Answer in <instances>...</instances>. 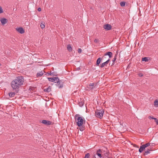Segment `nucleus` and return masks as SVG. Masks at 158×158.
<instances>
[{"label":"nucleus","mask_w":158,"mask_h":158,"mask_svg":"<svg viewBox=\"0 0 158 158\" xmlns=\"http://www.w3.org/2000/svg\"><path fill=\"white\" fill-rule=\"evenodd\" d=\"M24 81V78L22 76L17 77L13 80L10 83V85L13 90L16 93L19 92L20 87L23 85Z\"/></svg>","instance_id":"nucleus-1"},{"label":"nucleus","mask_w":158,"mask_h":158,"mask_svg":"<svg viewBox=\"0 0 158 158\" xmlns=\"http://www.w3.org/2000/svg\"><path fill=\"white\" fill-rule=\"evenodd\" d=\"M74 118L77 125L78 127H81L85 123V118L83 117L80 116L79 114H76Z\"/></svg>","instance_id":"nucleus-2"},{"label":"nucleus","mask_w":158,"mask_h":158,"mask_svg":"<svg viewBox=\"0 0 158 158\" xmlns=\"http://www.w3.org/2000/svg\"><path fill=\"white\" fill-rule=\"evenodd\" d=\"M103 152L100 149H98L95 154L93 156V158H102L103 157Z\"/></svg>","instance_id":"nucleus-3"},{"label":"nucleus","mask_w":158,"mask_h":158,"mask_svg":"<svg viewBox=\"0 0 158 158\" xmlns=\"http://www.w3.org/2000/svg\"><path fill=\"white\" fill-rule=\"evenodd\" d=\"M104 111L100 110H97L95 112L96 116L100 118H101L103 116Z\"/></svg>","instance_id":"nucleus-4"},{"label":"nucleus","mask_w":158,"mask_h":158,"mask_svg":"<svg viewBox=\"0 0 158 158\" xmlns=\"http://www.w3.org/2000/svg\"><path fill=\"white\" fill-rule=\"evenodd\" d=\"M56 84H55L58 87L59 89L62 88L63 87V82H62L61 80H60L59 79V81H56L55 82Z\"/></svg>","instance_id":"nucleus-5"},{"label":"nucleus","mask_w":158,"mask_h":158,"mask_svg":"<svg viewBox=\"0 0 158 158\" xmlns=\"http://www.w3.org/2000/svg\"><path fill=\"white\" fill-rule=\"evenodd\" d=\"M47 78L49 81L55 83L56 81H59V78L57 77H48Z\"/></svg>","instance_id":"nucleus-6"},{"label":"nucleus","mask_w":158,"mask_h":158,"mask_svg":"<svg viewBox=\"0 0 158 158\" xmlns=\"http://www.w3.org/2000/svg\"><path fill=\"white\" fill-rule=\"evenodd\" d=\"M103 27L106 30L109 31L111 29L112 26L110 24H107L104 25Z\"/></svg>","instance_id":"nucleus-7"},{"label":"nucleus","mask_w":158,"mask_h":158,"mask_svg":"<svg viewBox=\"0 0 158 158\" xmlns=\"http://www.w3.org/2000/svg\"><path fill=\"white\" fill-rule=\"evenodd\" d=\"M40 122L47 126L50 125L52 123V122L51 121L46 120H43L41 122Z\"/></svg>","instance_id":"nucleus-8"},{"label":"nucleus","mask_w":158,"mask_h":158,"mask_svg":"<svg viewBox=\"0 0 158 158\" xmlns=\"http://www.w3.org/2000/svg\"><path fill=\"white\" fill-rule=\"evenodd\" d=\"M105 57V56H102V58L101 57H99L98 58L96 61V65L97 66H98L99 64H100L101 61L103 59H104V58Z\"/></svg>","instance_id":"nucleus-9"},{"label":"nucleus","mask_w":158,"mask_h":158,"mask_svg":"<svg viewBox=\"0 0 158 158\" xmlns=\"http://www.w3.org/2000/svg\"><path fill=\"white\" fill-rule=\"evenodd\" d=\"M16 31L21 34H23L24 33L25 31L22 27H18L16 28Z\"/></svg>","instance_id":"nucleus-10"},{"label":"nucleus","mask_w":158,"mask_h":158,"mask_svg":"<svg viewBox=\"0 0 158 158\" xmlns=\"http://www.w3.org/2000/svg\"><path fill=\"white\" fill-rule=\"evenodd\" d=\"M0 21L2 24L4 25L7 23V20L5 18H2L0 19Z\"/></svg>","instance_id":"nucleus-11"},{"label":"nucleus","mask_w":158,"mask_h":158,"mask_svg":"<svg viewBox=\"0 0 158 158\" xmlns=\"http://www.w3.org/2000/svg\"><path fill=\"white\" fill-rule=\"evenodd\" d=\"M112 53L111 52H108L105 53L104 55L105 56H108L109 58H111L112 57Z\"/></svg>","instance_id":"nucleus-12"},{"label":"nucleus","mask_w":158,"mask_h":158,"mask_svg":"<svg viewBox=\"0 0 158 158\" xmlns=\"http://www.w3.org/2000/svg\"><path fill=\"white\" fill-rule=\"evenodd\" d=\"M51 87L50 86H49L48 88L44 89V92L49 93L51 92Z\"/></svg>","instance_id":"nucleus-13"},{"label":"nucleus","mask_w":158,"mask_h":158,"mask_svg":"<svg viewBox=\"0 0 158 158\" xmlns=\"http://www.w3.org/2000/svg\"><path fill=\"white\" fill-rule=\"evenodd\" d=\"M150 149H148L147 150L145 151V152L144 153V155L146 156L150 153V152L152 151Z\"/></svg>","instance_id":"nucleus-14"},{"label":"nucleus","mask_w":158,"mask_h":158,"mask_svg":"<svg viewBox=\"0 0 158 158\" xmlns=\"http://www.w3.org/2000/svg\"><path fill=\"white\" fill-rule=\"evenodd\" d=\"M44 71H42L40 72L37 73L36 74V77H41L44 74Z\"/></svg>","instance_id":"nucleus-15"},{"label":"nucleus","mask_w":158,"mask_h":158,"mask_svg":"<svg viewBox=\"0 0 158 158\" xmlns=\"http://www.w3.org/2000/svg\"><path fill=\"white\" fill-rule=\"evenodd\" d=\"M15 92H10L8 93V95L9 96L10 98L13 97L15 95Z\"/></svg>","instance_id":"nucleus-16"},{"label":"nucleus","mask_w":158,"mask_h":158,"mask_svg":"<svg viewBox=\"0 0 158 158\" xmlns=\"http://www.w3.org/2000/svg\"><path fill=\"white\" fill-rule=\"evenodd\" d=\"M145 148L143 145L140 146V148L139 150V152L141 153L143 150L145 149Z\"/></svg>","instance_id":"nucleus-17"},{"label":"nucleus","mask_w":158,"mask_h":158,"mask_svg":"<svg viewBox=\"0 0 158 158\" xmlns=\"http://www.w3.org/2000/svg\"><path fill=\"white\" fill-rule=\"evenodd\" d=\"M67 49L70 52H71L72 50V48L70 44H68L67 46Z\"/></svg>","instance_id":"nucleus-18"},{"label":"nucleus","mask_w":158,"mask_h":158,"mask_svg":"<svg viewBox=\"0 0 158 158\" xmlns=\"http://www.w3.org/2000/svg\"><path fill=\"white\" fill-rule=\"evenodd\" d=\"M117 55V54H115V56H114V58L112 60V62H113V63H112V64L111 65H113L114 64V61H115V60L116 59Z\"/></svg>","instance_id":"nucleus-19"},{"label":"nucleus","mask_w":158,"mask_h":158,"mask_svg":"<svg viewBox=\"0 0 158 158\" xmlns=\"http://www.w3.org/2000/svg\"><path fill=\"white\" fill-rule=\"evenodd\" d=\"M84 104V102L83 101H81V100L79 102L78 105L82 107L83 106Z\"/></svg>","instance_id":"nucleus-20"},{"label":"nucleus","mask_w":158,"mask_h":158,"mask_svg":"<svg viewBox=\"0 0 158 158\" xmlns=\"http://www.w3.org/2000/svg\"><path fill=\"white\" fill-rule=\"evenodd\" d=\"M154 106L156 107L158 106V100L156 99L154 102Z\"/></svg>","instance_id":"nucleus-21"},{"label":"nucleus","mask_w":158,"mask_h":158,"mask_svg":"<svg viewBox=\"0 0 158 158\" xmlns=\"http://www.w3.org/2000/svg\"><path fill=\"white\" fill-rule=\"evenodd\" d=\"M80 127L79 128V130L81 131H83L84 130L85 126H83V125Z\"/></svg>","instance_id":"nucleus-22"},{"label":"nucleus","mask_w":158,"mask_h":158,"mask_svg":"<svg viewBox=\"0 0 158 158\" xmlns=\"http://www.w3.org/2000/svg\"><path fill=\"white\" fill-rule=\"evenodd\" d=\"M120 4L121 6H124L125 5V2H121Z\"/></svg>","instance_id":"nucleus-23"},{"label":"nucleus","mask_w":158,"mask_h":158,"mask_svg":"<svg viewBox=\"0 0 158 158\" xmlns=\"http://www.w3.org/2000/svg\"><path fill=\"white\" fill-rule=\"evenodd\" d=\"M107 64V63H106V62H105L101 64L100 67L102 68L104 67L105 66V65Z\"/></svg>","instance_id":"nucleus-24"},{"label":"nucleus","mask_w":158,"mask_h":158,"mask_svg":"<svg viewBox=\"0 0 158 158\" xmlns=\"http://www.w3.org/2000/svg\"><path fill=\"white\" fill-rule=\"evenodd\" d=\"M142 60L143 61H144L145 62H147L148 61V57H144V58H143L142 59Z\"/></svg>","instance_id":"nucleus-25"},{"label":"nucleus","mask_w":158,"mask_h":158,"mask_svg":"<svg viewBox=\"0 0 158 158\" xmlns=\"http://www.w3.org/2000/svg\"><path fill=\"white\" fill-rule=\"evenodd\" d=\"M150 144V143H145L143 145L145 148L148 146Z\"/></svg>","instance_id":"nucleus-26"},{"label":"nucleus","mask_w":158,"mask_h":158,"mask_svg":"<svg viewBox=\"0 0 158 158\" xmlns=\"http://www.w3.org/2000/svg\"><path fill=\"white\" fill-rule=\"evenodd\" d=\"M89 153H87L85 155L84 158H89Z\"/></svg>","instance_id":"nucleus-27"},{"label":"nucleus","mask_w":158,"mask_h":158,"mask_svg":"<svg viewBox=\"0 0 158 158\" xmlns=\"http://www.w3.org/2000/svg\"><path fill=\"white\" fill-rule=\"evenodd\" d=\"M40 27L42 29L44 28L45 27V26L44 24H42V23H41L40 24Z\"/></svg>","instance_id":"nucleus-28"},{"label":"nucleus","mask_w":158,"mask_h":158,"mask_svg":"<svg viewBox=\"0 0 158 158\" xmlns=\"http://www.w3.org/2000/svg\"><path fill=\"white\" fill-rule=\"evenodd\" d=\"M77 51L78 53H80L82 52V50L81 48H79L78 49Z\"/></svg>","instance_id":"nucleus-29"},{"label":"nucleus","mask_w":158,"mask_h":158,"mask_svg":"<svg viewBox=\"0 0 158 158\" xmlns=\"http://www.w3.org/2000/svg\"><path fill=\"white\" fill-rule=\"evenodd\" d=\"M94 41L95 43H98L99 42V40L97 39H95L94 40Z\"/></svg>","instance_id":"nucleus-30"},{"label":"nucleus","mask_w":158,"mask_h":158,"mask_svg":"<svg viewBox=\"0 0 158 158\" xmlns=\"http://www.w3.org/2000/svg\"><path fill=\"white\" fill-rule=\"evenodd\" d=\"M94 85V83H90L89 84V86L90 87H93Z\"/></svg>","instance_id":"nucleus-31"},{"label":"nucleus","mask_w":158,"mask_h":158,"mask_svg":"<svg viewBox=\"0 0 158 158\" xmlns=\"http://www.w3.org/2000/svg\"><path fill=\"white\" fill-rule=\"evenodd\" d=\"M3 12V10L2 8V7L0 6V14L2 13Z\"/></svg>","instance_id":"nucleus-32"},{"label":"nucleus","mask_w":158,"mask_h":158,"mask_svg":"<svg viewBox=\"0 0 158 158\" xmlns=\"http://www.w3.org/2000/svg\"><path fill=\"white\" fill-rule=\"evenodd\" d=\"M110 60V59H108L106 61V63H107V64H108Z\"/></svg>","instance_id":"nucleus-33"},{"label":"nucleus","mask_w":158,"mask_h":158,"mask_svg":"<svg viewBox=\"0 0 158 158\" xmlns=\"http://www.w3.org/2000/svg\"><path fill=\"white\" fill-rule=\"evenodd\" d=\"M155 122L157 125H158V119H156L155 121Z\"/></svg>","instance_id":"nucleus-34"},{"label":"nucleus","mask_w":158,"mask_h":158,"mask_svg":"<svg viewBox=\"0 0 158 158\" xmlns=\"http://www.w3.org/2000/svg\"><path fill=\"white\" fill-rule=\"evenodd\" d=\"M139 76L140 77H142L143 76V74L141 73H140L139 74Z\"/></svg>","instance_id":"nucleus-35"},{"label":"nucleus","mask_w":158,"mask_h":158,"mask_svg":"<svg viewBox=\"0 0 158 158\" xmlns=\"http://www.w3.org/2000/svg\"><path fill=\"white\" fill-rule=\"evenodd\" d=\"M106 154H105V156H107L109 155V153L108 152H106Z\"/></svg>","instance_id":"nucleus-36"},{"label":"nucleus","mask_w":158,"mask_h":158,"mask_svg":"<svg viewBox=\"0 0 158 158\" xmlns=\"http://www.w3.org/2000/svg\"><path fill=\"white\" fill-rule=\"evenodd\" d=\"M41 9L40 8H39L38 9V10L39 11H41Z\"/></svg>","instance_id":"nucleus-37"},{"label":"nucleus","mask_w":158,"mask_h":158,"mask_svg":"<svg viewBox=\"0 0 158 158\" xmlns=\"http://www.w3.org/2000/svg\"><path fill=\"white\" fill-rule=\"evenodd\" d=\"M152 119H153L154 120H155V119H157V118H154V117H152Z\"/></svg>","instance_id":"nucleus-38"},{"label":"nucleus","mask_w":158,"mask_h":158,"mask_svg":"<svg viewBox=\"0 0 158 158\" xmlns=\"http://www.w3.org/2000/svg\"><path fill=\"white\" fill-rule=\"evenodd\" d=\"M152 119H153L154 120H155V119H157V118H154V117H152Z\"/></svg>","instance_id":"nucleus-39"},{"label":"nucleus","mask_w":158,"mask_h":158,"mask_svg":"<svg viewBox=\"0 0 158 158\" xmlns=\"http://www.w3.org/2000/svg\"><path fill=\"white\" fill-rule=\"evenodd\" d=\"M53 73H51V76H52V75H53V76H56V75H54V74H53Z\"/></svg>","instance_id":"nucleus-40"},{"label":"nucleus","mask_w":158,"mask_h":158,"mask_svg":"<svg viewBox=\"0 0 158 158\" xmlns=\"http://www.w3.org/2000/svg\"><path fill=\"white\" fill-rule=\"evenodd\" d=\"M152 117H151V116H149L148 117V118H149V119H150V118L152 119Z\"/></svg>","instance_id":"nucleus-41"},{"label":"nucleus","mask_w":158,"mask_h":158,"mask_svg":"<svg viewBox=\"0 0 158 158\" xmlns=\"http://www.w3.org/2000/svg\"><path fill=\"white\" fill-rule=\"evenodd\" d=\"M47 74H48V75H51V73H47Z\"/></svg>","instance_id":"nucleus-42"},{"label":"nucleus","mask_w":158,"mask_h":158,"mask_svg":"<svg viewBox=\"0 0 158 158\" xmlns=\"http://www.w3.org/2000/svg\"><path fill=\"white\" fill-rule=\"evenodd\" d=\"M77 70H79L80 69L79 67V68H77Z\"/></svg>","instance_id":"nucleus-43"},{"label":"nucleus","mask_w":158,"mask_h":158,"mask_svg":"<svg viewBox=\"0 0 158 158\" xmlns=\"http://www.w3.org/2000/svg\"><path fill=\"white\" fill-rule=\"evenodd\" d=\"M107 158H112V157H108Z\"/></svg>","instance_id":"nucleus-44"},{"label":"nucleus","mask_w":158,"mask_h":158,"mask_svg":"<svg viewBox=\"0 0 158 158\" xmlns=\"http://www.w3.org/2000/svg\"><path fill=\"white\" fill-rule=\"evenodd\" d=\"M106 58V57L105 56V57L104 58V59H105Z\"/></svg>","instance_id":"nucleus-45"}]
</instances>
